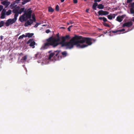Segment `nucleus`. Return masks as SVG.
Instances as JSON below:
<instances>
[{"mask_svg":"<svg viewBox=\"0 0 134 134\" xmlns=\"http://www.w3.org/2000/svg\"><path fill=\"white\" fill-rule=\"evenodd\" d=\"M72 26V25L70 26L68 28V31H70V29Z\"/></svg>","mask_w":134,"mask_h":134,"instance_id":"36","label":"nucleus"},{"mask_svg":"<svg viewBox=\"0 0 134 134\" xmlns=\"http://www.w3.org/2000/svg\"><path fill=\"white\" fill-rule=\"evenodd\" d=\"M132 24V22L131 21L124 23L123 25L122 26L123 27L126 26L129 27L131 26Z\"/></svg>","mask_w":134,"mask_h":134,"instance_id":"13","label":"nucleus"},{"mask_svg":"<svg viewBox=\"0 0 134 134\" xmlns=\"http://www.w3.org/2000/svg\"><path fill=\"white\" fill-rule=\"evenodd\" d=\"M101 0H94V2H100Z\"/></svg>","mask_w":134,"mask_h":134,"instance_id":"45","label":"nucleus"},{"mask_svg":"<svg viewBox=\"0 0 134 134\" xmlns=\"http://www.w3.org/2000/svg\"><path fill=\"white\" fill-rule=\"evenodd\" d=\"M17 15H14V18L12 19H10L7 20L5 23L6 26H8L10 25H11L15 23L17 20Z\"/></svg>","mask_w":134,"mask_h":134,"instance_id":"7","label":"nucleus"},{"mask_svg":"<svg viewBox=\"0 0 134 134\" xmlns=\"http://www.w3.org/2000/svg\"><path fill=\"white\" fill-rule=\"evenodd\" d=\"M125 16L124 15L121 16H118L116 18V20L118 22H120L122 21Z\"/></svg>","mask_w":134,"mask_h":134,"instance_id":"11","label":"nucleus"},{"mask_svg":"<svg viewBox=\"0 0 134 134\" xmlns=\"http://www.w3.org/2000/svg\"><path fill=\"white\" fill-rule=\"evenodd\" d=\"M92 39L75 35L68 42V49L72 48L74 45L79 48H83L91 45L92 43Z\"/></svg>","mask_w":134,"mask_h":134,"instance_id":"2","label":"nucleus"},{"mask_svg":"<svg viewBox=\"0 0 134 134\" xmlns=\"http://www.w3.org/2000/svg\"><path fill=\"white\" fill-rule=\"evenodd\" d=\"M67 52L66 51H64L61 53V54L64 57H66L67 55Z\"/></svg>","mask_w":134,"mask_h":134,"instance_id":"19","label":"nucleus"},{"mask_svg":"<svg viewBox=\"0 0 134 134\" xmlns=\"http://www.w3.org/2000/svg\"><path fill=\"white\" fill-rule=\"evenodd\" d=\"M115 15H116L115 14H113L112 15V18H113L114 19L115 18Z\"/></svg>","mask_w":134,"mask_h":134,"instance_id":"46","label":"nucleus"},{"mask_svg":"<svg viewBox=\"0 0 134 134\" xmlns=\"http://www.w3.org/2000/svg\"><path fill=\"white\" fill-rule=\"evenodd\" d=\"M103 20L104 22L107 21V19L104 17H103Z\"/></svg>","mask_w":134,"mask_h":134,"instance_id":"35","label":"nucleus"},{"mask_svg":"<svg viewBox=\"0 0 134 134\" xmlns=\"http://www.w3.org/2000/svg\"><path fill=\"white\" fill-rule=\"evenodd\" d=\"M12 10L10 9L8 11L6 12L5 14L7 15H9L10 14L12 13Z\"/></svg>","mask_w":134,"mask_h":134,"instance_id":"22","label":"nucleus"},{"mask_svg":"<svg viewBox=\"0 0 134 134\" xmlns=\"http://www.w3.org/2000/svg\"><path fill=\"white\" fill-rule=\"evenodd\" d=\"M3 6L2 5H0V12L3 9Z\"/></svg>","mask_w":134,"mask_h":134,"instance_id":"37","label":"nucleus"},{"mask_svg":"<svg viewBox=\"0 0 134 134\" xmlns=\"http://www.w3.org/2000/svg\"><path fill=\"white\" fill-rule=\"evenodd\" d=\"M89 10V9H86V12H87V13H88V11Z\"/></svg>","mask_w":134,"mask_h":134,"instance_id":"49","label":"nucleus"},{"mask_svg":"<svg viewBox=\"0 0 134 134\" xmlns=\"http://www.w3.org/2000/svg\"><path fill=\"white\" fill-rule=\"evenodd\" d=\"M30 19L27 21L24 24V26H27L29 25H30L31 24L33 23V20L31 19Z\"/></svg>","mask_w":134,"mask_h":134,"instance_id":"12","label":"nucleus"},{"mask_svg":"<svg viewBox=\"0 0 134 134\" xmlns=\"http://www.w3.org/2000/svg\"><path fill=\"white\" fill-rule=\"evenodd\" d=\"M132 20L134 22V17H133L132 19Z\"/></svg>","mask_w":134,"mask_h":134,"instance_id":"53","label":"nucleus"},{"mask_svg":"<svg viewBox=\"0 0 134 134\" xmlns=\"http://www.w3.org/2000/svg\"><path fill=\"white\" fill-rule=\"evenodd\" d=\"M50 32V31L49 29L47 30L46 31V32L47 34L48 33Z\"/></svg>","mask_w":134,"mask_h":134,"instance_id":"40","label":"nucleus"},{"mask_svg":"<svg viewBox=\"0 0 134 134\" xmlns=\"http://www.w3.org/2000/svg\"><path fill=\"white\" fill-rule=\"evenodd\" d=\"M130 13L131 14H134V9L133 8H131L130 9Z\"/></svg>","mask_w":134,"mask_h":134,"instance_id":"25","label":"nucleus"},{"mask_svg":"<svg viewBox=\"0 0 134 134\" xmlns=\"http://www.w3.org/2000/svg\"><path fill=\"white\" fill-rule=\"evenodd\" d=\"M17 15H14V18L12 19H10L7 20L5 23L6 26H8L10 25H11L15 23L17 20Z\"/></svg>","mask_w":134,"mask_h":134,"instance_id":"6","label":"nucleus"},{"mask_svg":"<svg viewBox=\"0 0 134 134\" xmlns=\"http://www.w3.org/2000/svg\"><path fill=\"white\" fill-rule=\"evenodd\" d=\"M131 30V29L130 30H129V31H130V30Z\"/></svg>","mask_w":134,"mask_h":134,"instance_id":"55","label":"nucleus"},{"mask_svg":"<svg viewBox=\"0 0 134 134\" xmlns=\"http://www.w3.org/2000/svg\"><path fill=\"white\" fill-rule=\"evenodd\" d=\"M40 24L37 23L34 26V27H37V26Z\"/></svg>","mask_w":134,"mask_h":134,"instance_id":"38","label":"nucleus"},{"mask_svg":"<svg viewBox=\"0 0 134 134\" xmlns=\"http://www.w3.org/2000/svg\"><path fill=\"white\" fill-rule=\"evenodd\" d=\"M4 24V21H2L0 22V27H1L3 26Z\"/></svg>","mask_w":134,"mask_h":134,"instance_id":"28","label":"nucleus"},{"mask_svg":"<svg viewBox=\"0 0 134 134\" xmlns=\"http://www.w3.org/2000/svg\"><path fill=\"white\" fill-rule=\"evenodd\" d=\"M31 0H23L21 3L22 5H24L27 3L30 2Z\"/></svg>","mask_w":134,"mask_h":134,"instance_id":"20","label":"nucleus"},{"mask_svg":"<svg viewBox=\"0 0 134 134\" xmlns=\"http://www.w3.org/2000/svg\"><path fill=\"white\" fill-rule=\"evenodd\" d=\"M59 7L58 5H57L55 7V10L57 11H58L59 10Z\"/></svg>","mask_w":134,"mask_h":134,"instance_id":"33","label":"nucleus"},{"mask_svg":"<svg viewBox=\"0 0 134 134\" xmlns=\"http://www.w3.org/2000/svg\"><path fill=\"white\" fill-rule=\"evenodd\" d=\"M100 30H102V29H99Z\"/></svg>","mask_w":134,"mask_h":134,"instance_id":"56","label":"nucleus"},{"mask_svg":"<svg viewBox=\"0 0 134 134\" xmlns=\"http://www.w3.org/2000/svg\"><path fill=\"white\" fill-rule=\"evenodd\" d=\"M119 32V30H116L115 31H113V30L111 31H110L109 32L110 33L111 32H112L113 33H116Z\"/></svg>","mask_w":134,"mask_h":134,"instance_id":"31","label":"nucleus"},{"mask_svg":"<svg viewBox=\"0 0 134 134\" xmlns=\"http://www.w3.org/2000/svg\"><path fill=\"white\" fill-rule=\"evenodd\" d=\"M73 2L74 3H77V0H73Z\"/></svg>","mask_w":134,"mask_h":134,"instance_id":"44","label":"nucleus"},{"mask_svg":"<svg viewBox=\"0 0 134 134\" xmlns=\"http://www.w3.org/2000/svg\"><path fill=\"white\" fill-rule=\"evenodd\" d=\"M97 8L99 9H103L104 8V6L102 4H99L98 5Z\"/></svg>","mask_w":134,"mask_h":134,"instance_id":"17","label":"nucleus"},{"mask_svg":"<svg viewBox=\"0 0 134 134\" xmlns=\"http://www.w3.org/2000/svg\"><path fill=\"white\" fill-rule=\"evenodd\" d=\"M54 55V54L53 53H52L50 54L49 55V57H48V59H50Z\"/></svg>","mask_w":134,"mask_h":134,"instance_id":"23","label":"nucleus"},{"mask_svg":"<svg viewBox=\"0 0 134 134\" xmlns=\"http://www.w3.org/2000/svg\"><path fill=\"white\" fill-rule=\"evenodd\" d=\"M27 58V56L25 55L21 59V61L22 62H24L26 61Z\"/></svg>","mask_w":134,"mask_h":134,"instance_id":"15","label":"nucleus"},{"mask_svg":"<svg viewBox=\"0 0 134 134\" xmlns=\"http://www.w3.org/2000/svg\"><path fill=\"white\" fill-rule=\"evenodd\" d=\"M23 54H24L23 53H21L20 54H19V55H20V56H21L23 55Z\"/></svg>","mask_w":134,"mask_h":134,"instance_id":"48","label":"nucleus"},{"mask_svg":"<svg viewBox=\"0 0 134 134\" xmlns=\"http://www.w3.org/2000/svg\"><path fill=\"white\" fill-rule=\"evenodd\" d=\"M103 25H104L105 26L107 27H110V25L109 24H107V23H106L104 22V23H103Z\"/></svg>","mask_w":134,"mask_h":134,"instance_id":"30","label":"nucleus"},{"mask_svg":"<svg viewBox=\"0 0 134 134\" xmlns=\"http://www.w3.org/2000/svg\"><path fill=\"white\" fill-rule=\"evenodd\" d=\"M132 0H127V3H130L131 2Z\"/></svg>","mask_w":134,"mask_h":134,"instance_id":"42","label":"nucleus"},{"mask_svg":"<svg viewBox=\"0 0 134 134\" xmlns=\"http://www.w3.org/2000/svg\"><path fill=\"white\" fill-rule=\"evenodd\" d=\"M98 13L99 15H108L109 13L107 11H104L102 10H99L98 12Z\"/></svg>","mask_w":134,"mask_h":134,"instance_id":"9","label":"nucleus"},{"mask_svg":"<svg viewBox=\"0 0 134 134\" xmlns=\"http://www.w3.org/2000/svg\"><path fill=\"white\" fill-rule=\"evenodd\" d=\"M131 8H133L134 9V4H133V3L131 4Z\"/></svg>","mask_w":134,"mask_h":134,"instance_id":"43","label":"nucleus"},{"mask_svg":"<svg viewBox=\"0 0 134 134\" xmlns=\"http://www.w3.org/2000/svg\"><path fill=\"white\" fill-rule=\"evenodd\" d=\"M20 0H15V4L16 3H18L20 1Z\"/></svg>","mask_w":134,"mask_h":134,"instance_id":"41","label":"nucleus"},{"mask_svg":"<svg viewBox=\"0 0 134 134\" xmlns=\"http://www.w3.org/2000/svg\"><path fill=\"white\" fill-rule=\"evenodd\" d=\"M69 23L70 24H72L73 23V22L72 21H69Z\"/></svg>","mask_w":134,"mask_h":134,"instance_id":"51","label":"nucleus"},{"mask_svg":"<svg viewBox=\"0 0 134 134\" xmlns=\"http://www.w3.org/2000/svg\"><path fill=\"white\" fill-rule=\"evenodd\" d=\"M108 18L110 20H111L112 19V15L111 14H110L109 15H108L107 16Z\"/></svg>","mask_w":134,"mask_h":134,"instance_id":"27","label":"nucleus"},{"mask_svg":"<svg viewBox=\"0 0 134 134\" xmlns=\"http://www.w3.org/2000/svg\"><path fill=\"white\" fill-rule=\"evenodd\" d=\"M53 53L54 54V58L55 60H59L61 59L62 56H60V51L59 50H57L55 51Z\"/></svg>","mask_w":134,"mask_h":134,"instance_id":"8","label":"nucleus"},{"mask_svg":"<svg viewBox=\"0 0 134 134\" xmlns=\"http://www.w3.org/2000/svg\"><path fill=\"white\" fill-rule=\"evenodd\" d=\"M34 47H32L33 48H34Z\"/></svg>","mask_w":134,"mask_h":134,"instance_id":"58","label":"nucleus"},{"mask_svg":"<svg viewBox=\"0 0 134 134\" xmlns=\"http://www.w3.org/2000/svg\"><path fill=\"white\" fill-rule=\"evenodd\" d=\"M68 25H69V23H68Z\"/></svg>","mask_w":134,"mask_h":134,"instance_id":"57","label":"nucleus"},{"mask_svg":"<svg viewBox=\"0 0 134 134\" xmlns=\"http://www.w3.org/2000/svg\"><path fill=\"white\" fill-rule=\"evenodd\" d=\"M48 11L49 12H53L54 11V10L51 7H49L48 8Z\"/></svg>","mask_w":134,"mask_h":134,"instance_id":"21","label":"nucleus"},{"mask_svg":"<svg viewBox=\"0 0 134 134\" xmlns=\"http://www.w3.org/2000/svg\"><path fill=\"white\" fill-rule=\"evenodd\" d=\"M34 35L33 33H26L25 35V37H28L29 38L31 37Z\"/></svg>","mask_w":134,"mask_h":134,"instance_id":"16","label":"nucleus"},{"mask_svg":"<svg viewBox=\"0 0 134 134\" xmlns=\"http://www.w3.org/2000/svg\"><path fill=\"white\" fill-rule=\"evenodd\" d=\"M133 4H134V2H133Z\"/></svg>","mask_w":134,"mask_h":134,"instance_id":"60","label":"nucleus"},{"mask_svg":"<svg viewBox=\"0 0 134 134\" xmlns=\"http://www.w3.org/2000/svg\"><path fill=\"white\" fill-rule=\"evenodd\" d=\"M10 8L13 9L12 12L13 13H15L14 15H16L17 17L18 16L19 10L20 7L19 6L15 4V2H14L11 4L10 5Z\"/></svg>","mask_w":134,"mask_h":134,"instance_id":"4","label":"nucleus"},{"mask_svg":"<svg viewBox=\"0 0 134 134\" xmlns=\"http://www.w3.org/2000/svg\"><path fill=\"white\" fill-rule=\"evenodd\" d=\"M98 6V3H94L92 6V8L94 10H96V7Z\"/></svg>","mask_w":134,"mask_h":134,"instance_id":"18","label":"nucleus"},{"mask_svg":"<svg viewBox=\"0 0 134 134\" xmlns=\"http://www.w3.org/2000/svg\"><path fill=\"white\" fill-rule=\"evenodd\" d=\"M65 0H60V1L62 2H63Z\"/></svg>","mask_w":134,"mask_h":134,"instance_id":"52","label":"nucleus"},{"mask_svg":"<svg viewBox=\"0 0 134 134\" xmlns=\"http://www.w3.org/2000/svg\"><path fill=\"white\" fill-rule=\"evenodd\" d=\"M125 31V29H122L120 30H119V32H122L124 31Z\"/></svg>","mask_w":134,"mask_h":134,"instance_id":"39","label":"nucleus"},{"mask_svg":"<svg viewBox=\"0 0 134 134\" xmlns=\"http://www.w3.org/2000/svg\"><path fill=\"white\" fill-rule=\"evenodd\" d=\"M98 19L100 20H102V19H103V17H99Z\"/></svg>","mask_w":134,"mask_h":134,"instance_id":"47","label":"nucleus"},{"mask_svg":"<svg viewBox=\"0 0 134 134\" xmlns=\"http://www.w3.org/2000/svg\"><path fill=\"white\" fill-rule=\"evenodd\" d=\"M27 43V44L30 43L29 46L31 47H32L34 46L35 45V43L33 41V39H30L28 41Z\"/></svg>","mask_w":134,"mask_h":134,"instance_id":"10","label":"nucleus"},{"mask_svg":"<svg viewBox=\"0 0 134 134\" xmlns=\"http://www.w3.org/2000/svg\"><path fill=\"white\" fill-rule=\"evenodd\" d=\"M6 9H4L2 10L1 13L4 14H5V13H6Z\"/></svg>","mask_w":134,"mask_h":134,"instance_id":"34","label":"nucleus"},{"mask_svg":"<svg viewBox=\"0 0 134 134\" xmlns=\"http://www.w3.org/2000/svg\"><path fill=\"white\" fill-rule=\"evenodd\" d=\"M70 38V37L69 35L60 37L59 33H57L55 37H50L47 39L46 42L42 46V48L45 49L48 48L51 46L55 47L60 44L62 47H65L66 49H68V42L65 41Z\"/></svg>","mask_w":134,"mask_h":134,"instance_id":"1","label":"nucleus"},{"mask_svg":"<svg viewBox=\"0 0 134 134\" xmlns=\"http://www.w3.org/2000/svg\"><path fill=\"white\" fill-rule=\"evenodd\" d=\"M61 28H62V29H64V27H61Z\"/></svg>","mask_w":134,"mask_h":134,"instance_id":"54","label":"nucleus"},{"mask_svg":"<svg viewBox=\"0 0 134 134\" xmlns=\"http://www.w3.org/2000/svg\"><path fill=\"white\" fill-rule=\"evenodd\" d=\"M3 37L2 36H1L0 37H1V40H2L3 39Z\"/></svg>","mask_w":134,"mask_h":134,"instance_id":"50","label":"nucleus"},{"mask_svg":"<svg viewBox=\"0 0 134 134\" xmlns=\"http://www.w3.org/2000/svg\"><path fill=\"white\" fill-rule=\"evenodd\" d=\"M6 15L5 14L1 13V16L0 17L1 18V19H4L5 18V15Z\"/></svg>","mask_w":134,"mask_h":134,"instance_id":"26","label":"nucleus"},{"mask_svg":"<svg viewBox=\"0 0 134 134\" xmlns=\"http://www.w3.org/2000/svg\"><path fill=\"white\" fill-rule=\"evenodd\" d=\"M25 35L23 34L22 35L20 36L18 38L19 39H20L23 38L24 37H25Z\"/></svg>","mask_w":134,"mask_h":134,"instance_id":"29","label":"nucleus"},{"mask_svg":"<svg viewBox=\"0 0 134 134\" xmlns=\"http://www.w3.org/2000/svg\"><path fill=\"white\" fill-rule=\"evenodd\" d=\"M10 2L5 1H3L1 2V4L5 6V8H6L10 4Z\"/></svg>","mask_w":134,"mask_h":134,"instance_id":"14","label":"nucleus"},{"mask_svg":"<svg viewBox=\"0 0 134 134\" xmlns=\"http://www.w3.org/2000/svg\"><path fill=\"white\" fill-rule=\"evenodd\" d=\"M133 16H134V14L133 15Z\"/></svg>","mask_w":134,"mask_h":134,"instance_id":"59","label":"nucleus"},{"mask_svg":"<svg viewBox=\"0 0 134 134\" xmlns=\"http://www.w3.org/2000/svg\"><path fill=\"white\" fill-rule=\"evenodd\" d=\"M24 9L25 8H23L19 9V10L18 14H21L23 12L24 13L22 15L20 16L19 19V21L21 22L26 21L28 19L30 18L31 16L32 10H31V8L28 9L27 10H25L24 11Z\"/></svg>","mask_w":134,"mask_h":134,"instance_id":"3","label":"nucleus"},{"mask_svg":"<svg viewBox=\"0 0 134 134\" xmlns=\"http://www.w3.org/2000/svg\"><path fill=\"white\" fill-rule=\"evenodd\" d=\"M17 15H14V18L12 19H10L7 20L5 23L6 26H8L10 25H11L15 23L17 20Z\"/></svg>","mask_w":134,"mask_h":134,"instance_id":"5","label":"nucleus"},{"mask_svg":"<svg viewBox=\"0 0 134 134\" xmlns=\"http://www.w3.org/2000/svg\"><path fill=\"white\" fill-rule=\"evenodd\" d=\"M32 18L33 19L32 20H33V22H35L36 21V19L35 18V15L34 14H32Z\"/></svg>","mask_w":134,"mask_h":134,"instance_id":"32","label":"nucleus"},{"mask_svg":"<svg viewBox=\"0 0 134 134\" xmlns=\"http://www.w3.org/2000/svg\"><path fill=\"white\" fill-rule=\"evenodd\" d=\"M40 54L39 53H37L35 55V57L37 58H40Z\"/></svg>","mask_w":134,"mask_h":134,"instance_id":"24","label":"nucleus"}]
</instances>
